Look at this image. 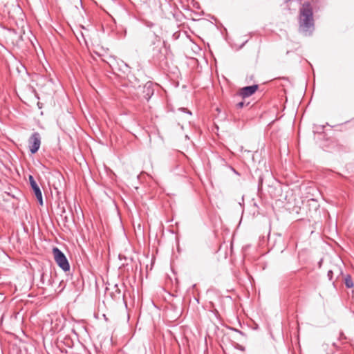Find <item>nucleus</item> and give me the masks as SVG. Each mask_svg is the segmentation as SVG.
<instances>
[{
  "label": "nucleus",
  "instance_id": "f257e3e1",
  "mask_svg": "<svg viewBox=\"0 0 354 354\" xmlns=\"http://www.w3.org/2000/svg\"><path fill=\"white\" fill-rule=\"evenodd\" d=\"M299 24L300 29L305 32L314 27L313 8L309 2L304 3L300 8Z\"/></svg>",
  "mask_w": 354,
  "mask_h": 354
},
{
  "label": "nucleus",
  "instance_id": "f03ea898",
  "mask_svg": "<svg viewBox=\"0 0 354 354\" xmlns=\"http://www.w3.org/2000/svg\"><path fill=\"white\" fill-rule=\"evenodd\" d=\"M55 261L57 264L64 270L68 271L70 269L68 261L64 254L57 248L53 249Z\"/></svg>",
  "mask_w": 354,
  "mask_h": 354
},
{
  "label": "nucleus",
  "instance_id": "7ed1b4c3",
  "mask_svg": "<svg viewBox=\"0 0 354 354\" xmlns=\"http://www.w3.org/2000/svg\"><path fill=\"white\" fill-rule=\"evenodd\" d=\"M41 145V136L38 132H34L28 139V146L31 153H35Z\"/></svg>",
  "mask_w": 354,
  "mask_h": 354
},
{
  "label": "nucleus",
  "instance_id": "20e7f679",
  "mask_svg": "<svg viewBox=\"0 0 354 354\" xmlns=\"http://www.w3.org/2000/svg\"><path fill=\"white\" fill-rule=\"evenodd\" d=\"M109 295L111 297V298L115 301L122 299L125 306L127 307V301L125 300V295L124 293L122 292V290L118 286V284H115L113 286L111 292H109Z\"/></svg>",
  "mask_w": 354,
  "mask_h": 354
},
{
  "label": "nucleus",
  "instance_id": "39448f33",
  "mask_svg": "<svg viewBox=\"0 0 354 354\" xmlns=\"http://www.w3.org/2000/svg\"><path fill=\"white\" fill-rule=\"evenodd\" d=\"M28 179H29L30 187L32 189L37 201H39V204L41 205H43L42 193H41V191L39 185H37V183H36V181L35 180L34 178L32 176H29Z\"/></svg>",
  "mask_w": 354,
  "mask_h": 354
},
{
  "label": "nucleus",
  "instance_id": "423d86ee",
  "mask_svg": "<svg viewBox=\"0 0 354 354\" xmlns=\"http://www.w3.org/2000/svg\"><path fill=\"white\" fill-rule=\"evenodd\" d=\"M258 88H259V86L257 84L245 86V87L241 88V90L239 91V95L243 98L250 97L257 91Z\"/></svg>",
  "mask_w": 354,
  "mask_h": 354
},
{
  "label": "nucleus",
  "instance_id": "0eeeda50",
  "mask_svg": "<svg viewBox=\"0 0 354 354\" xmlns=\"http://www.w3.org/2000/svg\"><path fill=\"white\" fill-rule=\"evenodd\" d=\"M144 97L149 100L153 95V84L151 82H148L143 87Z\"/></svg>",
  "mask_w": 354,
  "mask_h": 354
},
{
  "label": "nucleus",
  "instance_id": "6e6552de",
  "mask_svg": "<svg viewBox=\"0 0 354 354\" xmlns=\"http://www.w3.org/2000/svg\"><path fill=\"white\" fill-rule=\"evenodd\" d=\"M345 286L348 288L353 286V282L350 275H347L345 278Z\"/></svg>",
  "mask_w": 354,
  "mask_h": 354
},
{
  "label": "nucleus",
  "instance_id": "1a4fd4ad",
  "mask_svg": "<svg viewBox=\"0 0 354 354\" xmlns=\"http://www.w3.org/2000/svg\"><path fill=\"white\" fill-rule=\"evenodd\" d=\"M109 60L102 59L104 62H106L110 66H112L113 62L115 61V59L112 57H109Z\"/></svg>",
  "mask_w": 354,
  "mask_h": 354
},
{
  "label": "nucleus",
  "instance_id": "9d476101",
  "mask_svg": "<svg viewBox=\"0 0 354 354\" xmlns=\"http://www.w3.org/2000/svg\"><path fill=\"white\" fill-rule=\"evenodd\" d=\"M245 103L244 102H240L236 104V106L237 109H241L244 106Z\"/></svg>",
  "mask_w": 354,
  "mask_h": 354
},
{
  "label": "nucleus",
  "instance_id": "9b49d317",
  "mask_svg": "<svg viewBox=\"0 0 354 354\" xmlns=\"http://www.w3.org/2000/svg\"><path fill=\"white\" fill-rule=\"evenodd\" d=\"M333 270H329L328 272V277H329V279L331 280L332 279V277H333Z\"/></svg>",
  "mask_w": 354,
  "mask_h": 354
},
{
  "label": "nucleus",
  "instance_id": "f8f14e48",
  "mask_svg": "<svg viewBox=\"0 0 354 354\" xmlns=\"http://www.w3.org/2000/svg\"><path fill=\"white\" fill-rule=\"evenodd\" d=\"M189 114H192V113L189 111H187Z\"/></svg>",
  "mask_w": 354,
  "mask_h": 354
}]
</instances>
